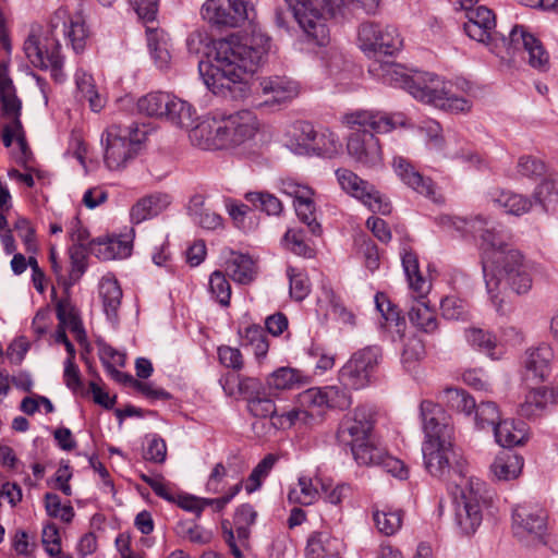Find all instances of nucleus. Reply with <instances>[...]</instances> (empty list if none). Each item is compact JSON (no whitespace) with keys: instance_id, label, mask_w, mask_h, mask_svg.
Returning <instances> with one entry per match:
<instances>
[{"instance_id":"nucleus-43","label":"nucleus","mask_w":558,"mask_h":558,"mask_svg":"<svg viewBox=\"0 0 558 558\" xmlns=\"http://www.w3.org/2000/svg\"><path fill=\"white\" fill-rule=\"evenodd\" d=\"M369 71L380 75L387 83L404 88L409 92L413 80V74H408L405 70L396 63H373Z\"/></svg>"},{"instance_id":"nucleus-25","label":"nucleus","mask_w":558,"mask_h":558,"mask_svg":"<svg viewBox=\"0 0 558 558\" xmlns=\"http://www.w3.org/2000/svg\"><path fill=\"white\" fill-rule=\"evenodd\" d=\"M489 201L505 214L515 217L527 214L533 207L527 195L511 190L495 189L489 193Z\"/></svg>"},{"instance_id":"nucleus-41","label":"nucleus","mask_w":558,"mask_h":558,"mask_svg":"<svg viewBox=\"0 0 558 558\" xmlns=\"http://www.w3.org/2000/svg\"><path fill=\"white\" fill-rule=\"evenodd\" d=\"M553 393L546 387L530 390L524 401L520 404L519 413L527 418L539 415L551 401Z\"/></svg>"},{"instance_id":"nucleus-9","label":"nucleus","mask_w":558,"mask_h":558,"mask_svg":"<svg viewBox=\"0 0 558 558\" xmlns=\"http://www.w3.org/2000/svg\"><path fill=\"white\" fill-rule=\"evenodd\" d=\"M0 102L1 114L8 120V123L3 126V144L5 147H10L15 140L23 154H25L27 145L20 121L22 104L15 94L11 78L7 74L4 62L0 64Z\"/></svg>"},{"instance_id":"nucleus-16","label":"nucleus","mask_w":558,"mask_h":558,"mask_svg":"<svg viewBox=\"0 0 558 558\" xmlns=\"http://www.w3.org/2000/svg\"><path fill=\"white\" fill-rule=\"evenodd\" d=\"M278 187L281 193L294 199V208L300 220L305 223L313 234H319L320 225L316 221L314 191L293 178H282L279 180Z\"/></svg>"},{"instance_id":"nucleus-47","label":"nucleus","mask_w":558,"mask_h":558,"mask_svg":"<svg viewBox=\"0 0 558 558\" xmlns=\"http://www.w3.org/2000/svg\"><path fill=\"white\" fill-rule=\"evenodd\" d=\"M267 387L270 390L283 391L298 388L302 383V375L298 369L280 367L267 377Z\"/></svg>"},{"instance_id":"nucleus-44","label":"nucleus","mask_w":558,"mask_h":558,"mask_svg":"<svg viewBox=\"0 0 558 558\" xmlns=\"http://www.w3.org/2000/svg\"><path fill=\"white\" fill-rule=\"evenodd\" d=\"M402 266L413 293H428L430 283L421 275L417 256L412 252L402 255Z\"/></svg>"},{"instance_id":"nucleus-38","label":"nucleus","mask_w":558,"mask_h":558,"mask_svg":"<svg viewBox=\"0 0 558 558\" xmlns=\"http://www.w3.org/2000/svg\"><path fill=\"white\" fill-rule=\"evenodd\" d=\"M241 345L251 348L255 357L262 361L269 350L268 338L259 325H248L239 329Z\"/></svg>"},{"instance_id":"nucleus-17","label":"nucleus","mask_w":558,"mask_h":558,"mask_svg":"<svg viewBox=\"0 0 558 558\" xmlns=\"http://www.w3.org/2000/svg\"><path fill=\"white\" fill-rule=\"evenodd\" d=\"M257 513L251 505H242L234 515L235 534L229 521L222 522V536L235 558L244 557V549L248 547L251 535L250 526L256 521Z\"/></svg>"},{"instance_id":"nucleus-8","label":"nucleus","mask_w":558,"mask_h":558,"mask_svg":"<svg viewBox=\"0 0 558 558\" xmlns=\"http://www.w3.org/2000/svg\"><path fill=\"white\" fill-rule=\"evenodd\" d=\"M460 489L457 498L454 521L465 535L473 534L482 523V507L486 504L485 483L476 476L454 482Z\"/></svg>"},{"instance_id":"nucleus-4","label":"nucleus","mask_w":558,"mask_h":558,"mask_svg":"<svg viewBox=\"0 0 558 558\" xmlns=\"http://www.w3.org/2000/svg\"><path fill=\"white\" fill-rule=\"evenodd\" d=\"M52 37L43 38L39 32L33 31L24 43V51L31 63L40 69L51 70L58 78L62 66V56L58 35H62L75 52H82L86 46L89 31L86 17L78 8L60 7L50 19Z\"/></svg>"},{"instance_id":"nucleus-62","label":"nucleus","mask_w":558,"mask_h":558,"mask_svg":"<svg viewBox=\"0 0 558 558\" xmlns=\"http://www.w3.org/2000/svg\"><path fill=\"white\" fill-rule=\"evenodd\" d=\"M515 168L518 174L524 178L539 177L545 172V163L532 155L520 156Z\"/></svg>"},{"instance_id":"nucleus-14","label":"nucleus","mask_w":558,"mask_h":558,"mask_svg":"<svg viewBox=\"0 0 558 558\" xmlns=\"http://www.w3.org/2000/svg\"><path fill=\"white\" fill-rule=\"evenodd\" d=\"M336 177L340 187L345 193L360 199L372 211L381 215L391 211L390 203L373 185L357 177L353 171L341 168L336 171Z\"/></svg>"},{"instance_id":"nucleus-46","label":"nucleus","mask_w":558,"mask_h":558,"mask_svg":"<svg viewBox=\"0 0 558 558\" xmlns=\"http://www.w3.org/2000/svg\"><path fill=\"white\" fill-rule=\"evenodd\" d=\"M170 99L171 95L167 93H149L137 100V110L147 117L165 118Z\"/></svg>"},{"instance_id":"nucleus-64","label":"nucleus","mask_w":558,"mask_h":558,"mask_svg":"<svg viewBox=\"0 0 558 558\" xmlns=\"http://www.w3.org/2000/svg\"><path fill=\"white\" fill-rule=\"evenodd\" d=\"M141 478L153 489L157 496L170 502L175 501L177 492L174 487L170 483L166 482L161 476H149L142 474Z\"/></svg>"},{"instance_id":"nucleus-20","label":"nucleus","mask_w":558,"mask_h":558,"mask_svg":"<svg viewBox=\"0 0 558 558\" xmlns=\"http://www.w3.org/2000/svg\"><path fill=\"white\" fill-rule=\"evenodd\" d=\"M465 16L468 20L464 23L466 35L477 43L492 46L497 37V33L495 32L496 17L493 11L481 5L474 10H468Z\"/></svg>"},{"instance_id":"nucleus-11","label":"nucleus","mask_w":558,"mask_h":558,"mask_svg":"<svg viewBox=\"0 0 558 558\" xmlns=\"http://www.w3.org/2000/svg\"><path fill=\"white\" fill-rule=\"evenodd\" d=\"M380 357L377 347H366L355 352L341 367L339 380L345 388L362 389L366 387L375 372Z\"/></svg>"},{"instance_id":"nucleus-54","label":"nucleus","mask_w":558,"mask_h":558,"mask_svg":"<svg viewBox=\"0 0 558 558\" xmlns=\"http://www.w3.org/2000/svg\"><path fill=\"white\" fill-rule=\"evenodd\" d=\"M299 405L306 410L318 413V420L325 409H327L326 388H310L301 392L298 397Z\"/></svg>"},{"instance_id":"nucleus-49","label":"nucleus","mask_w":558,"mask_h":558,"mask_svg":"<svg viewBox=\"0 0 558 558\" xmlns=\"http://www.w3.org/2000/svg\"><path fill=\"white\" fill-rule=\"evenodd\" d=\"M276 418L277 421L274 422V425L280 428H290L294 425L311 426L318 421V413L306 410L300 405L299 408H294L276 416Z\"/></svg>"},{"instance_id":"nucleus-12","label":"nucleus","mask_w":558,"mask_h":558,"mask_svg":"<svg viewBox=\"0 0 558 558\" xmlns=\"http://www.w3.org/2000/svg\"><path fill=\"white\" fill-rule=\"evenodd\" d=\"M359 43L364 52L393 54L402 48L403 39L395 26L365 22L359 27Z\"/></svg>"},{"instance_id":"nucleus-61","label":"nucleus","mask_w":558,"mask_h":558,"mask_svg":"<svg viewBox=\"0 0 558 558\" xmlns=\"http://www.w3.org/2000/svg\"><path fill=\"white\" fill-rule=\"evenodd\" d=\"M284 241L288 248L296 255L304 257L313 256V248L306 243L302 230L290 229L284 234Z\"/></svg>"},{"instance_id":"nucleus-13","label":"nucleus","mask_w":558,"mask_h":558,"mask_svg":"<svg viewBox=\"0 0 558 558\" xmlns=\"http://www.w3.org/2000/svg\"><path fill=\"white\" fill-rule=\"evenodd\" d=\"M508 54L514 56L522 53L524 59L533 69L547 71L549 69V54L544 48L542 41L533 34L529 33L523 26H514L507 43Z\"/></svg>"},{"instance_id":"nucleus-51","label":"nucleus","mask_w":558,"mask_h":558,"mask_svg":"<svg viewBox=\"0 0 558 558\" xmlns=\"http://www.w3.org/2000/svg\"><path fill=\"white\" fill-rule=\"evenodd\" d=\"M466 340L473 348L489 357H498V353L495 351L497 349V339L492 332L481 328H470L466 330Z\"/></svg>"},{"instance_id":"nucleus-6","label":"nucleus","mask_w":558,"mask_h":558,"mask_svg":"<svg viewBox=\"0 0 558 558\" xmlns=\"http://www.w3.org/2000/svg\"><path fill=\"white\" fill-rule=\"evenodd\" d=\"M148 129L145 124H111L102 132L101 146L104 162L110 170L124 169L133 160L143 143L147 140Z\"/></svg>"},{"instance_id":"nucleus-40","label":"nucleus","mask_w":558,"mask_h":558,"mask_svg":"<svg viewBox=\"0 0 558 558\" xmlns=\"http://www.w3.org/2000/svg\"><path fill=\"white\" fill-rule=\"evenodd\" d=\"M350 448L354 460L360 465L377 466L380 459H383V457L385 458L386 449L380 446L374 437L366 441L354 444Z\"/></svg>"},{"instance_id":"nucleus-30","label":"nucleus","mask_w":558,"mask_h":558,"mask_svg":"<svg viewBox=\"0 0 558 558\" xmlns=\"http://www.w3.org/2000/svg\"><path fill=\"white\" fill-rule=\"evenodd\" d=\"M342 542L328 532H313L307 538L306 558H340Z\"/></svg>"},{"instance_id":"nucleus-63","label":"nucleus","mask_w":558,"mask_h":558,"mask_svg":"<svg viewBox=\"0 0 558 558\" xmlns=\"http://www.w3.org/2000/svg\"><path fill=\"white\" fill-rule=\"evenodd\" d=\"M45 507L48 515L60 518L64 522H70L74 517L71 506H62L58 495L47 493L45 495Z\"/></svg>"},{"instance_id":"nucleus-3","label":"nucleus","mask_w":558,"mask_h":558,"mask_svg":"<svg viewBox=\"0 0 558 558\" xmlns=\"http://www.w3.org/2000/svg\"><path fill=\"white\" fill-rule=\"evenodd\" d=\"M420 415L424 433L422 453L427 472L442 481L450 480L453 472L458 476L453 483L470 477L465 461L453 447L451 417L440 405L429 400L421 402Z\"/></svg>"},{"instance_id":"nucleus-21","label":"nucleus","mask_w":558,"mask_h":558,"mask_svg":"<svg viewBox=\"0 0 558 558\" xmlns=\"http://www.w3.org/2000/svg\"><path fill=\"white\" fill-rule=\"evenodd\" d=\"M409 93L416 99L434 106L441 100L447 93L449 83H446L438 75L427 72L413 73Z\"/></svg>"},{"instance_id":"nucleus-29","label":"nucleus","mask_w":558,"mask_h":558,"mask_svg":"<svg viewBox=\"0 0 558 558\" xmlns=\"http://www.w3.org/2000/svg\"><path fill=\"white\" fill-rule=\"evenodd\" d=\"M259 87L264 96L278 104L291 101L300 93L298 83L286 76L264 77L259 82Z\"/></svg>"},{"instance_id":"nucleus-36","label":"nucleus","mask_w":558,"mask_h":558,"mask_svg":"<svg viewBox=\"0 0 558 558\" xmlns=\"http://www.w3.org/2000/svg\"><path fill=\"white\" fill-rule=\"evenodd\" d=\"M553 357V349L545 343L527 350L524 360V366L527 375H531L536 379H545L549 374Z\"/></svg>"},{"instance_id":"nucleus-39","label":"nucleus","mask_w":558,"mask_h":558,"mask_svg":"<svg viewBox=\"0 0 558 558\" xmlns=\"http://www.w3.org/2000/svg\"><path fill=\"white\" fill-rule=\"evenodd\" d=\"M57 318L59 320V326L65 330H70L76 341L80 343H84L86 341V333L77 312L68 300H61L58 302Z\"/></svg>"},{"instance_id":"nucleus-50","label":"nucleus","mask_w":558,"mask_h":558,"mask_svg":"<svg viewBox=\"0 0 558 558\" xmlns=\"http://www.w3.org/2000/svg\"><path fill=\"white\" fill-rule=\"evenodd\" d=\"M75 77L80 98L88 101L93 111H99L104 107V99L97 93L92 75L85 72H77Z\"/></svg>"},{"instance_id":"nucleus-28","label":"nucleus","mask_w":558,"mask_h":558,"mask_svg":"<svg viewBox=\"0 0 558 558\" xmlns=\"http://www.w3.org/2000/svg\"><path fill=\"white\" fill-rule=\"evenodd\" d=\"M428 293H414L408 316L413 326L417 329L432 333L438 328V322L434 308L427 300Z\"/></svg>"},{"instance_id":"nucleus-26","label":"nucleus","mask_w":558,"mask_h":558,"mask_svg":"<svg viewBox=\"0 0 558 558\" xmlns=\"http://www.w3.org/2000/svg\"><path fill=\"white\" fill-rule=\"evenodd\" d=\"M302 134L304 135V141H306V148H311L324 157L332 158L342 148L339 136L330 130L317 133L313 126L306 124L302 128Z\"/></svg>"},{"instance_id":"nucleus-24","label":"nucleus","mask_w":558,"mask_h":558,"mask_svg":"<svg viewBox=\"0 0 558 558\" xmlns=\"http://www.w3.org/2000/svg\"><path fill=\"white\" fill-rule=\"evenodd\" d=\"M172 202L170 194L155 192L141 197L130 209L133 223H141L151 219L166 210Z\"/></svg>"},{"instance_id":"nucleus-35","label":"nucleus","mask_w":558,"mask_h":558,"mask_svg":"<svg viewBox=\"0 0 558 558\" xmlns=\"http://www.w3.org/2000/svg\"><path fill=\"white\" fill-rule=\"evenodd\" d=\"M98 294L108 318H116L122 301V289L112 274H106L101 277Z\"/></svg>"},{"instance_id":"nucleus-59","label":"nucleus","mask_w":558,"mask_h":558,"mask_svg":"<svg viewBox=\"0 0 558 558\" xmlns=\"http://www.w3.org/2000/svg\"><path fill=\"white\" fill-rule=\"evenodd\" d=\"M534 197L545 210L558 205V183L554 180H544L534 192Z\"/></svg>"},{"instance_id":"nucleus-5","label":"nucleus","mask_w":558,"mask_h":558,"mask_svg":"<svg viewBox=\"0 0 558 558\" xmlns=\"http://www.w3.org/2000/svg\"><path fill=\"white\" fill-rule=\"evenodd\" d=\"M260 124L251 110H240L229 116L206 117L192 128V145L205 150L228 149L241 146L255 137Z\"/></svg>"},{"instance_id":"nucleus-23","label":"nucleus","mask_w":558,"mask_h":558,"mask_svg":"<svg viewBox=\"0 0 558 558\" xmlns=\"http://www.w3.org/2000/svg\"><path fill=\"white\" fill-rule=\"evenodd\" d=\"M392 168L398 178L409 187L427 197H434L435 186L433 181L423 177L409 159L396 156L392 160Z\"/></svg>"},{"instance_id":"nucleus-7","label":"nucleus","mask_w":558,"mask_h":558,"mask_svg":"<svg viewBox=\"0 0 558 558\" xmlns=\"http://www.w3.org/2000/svg\"><path fill=\"white\" fill-rule=\"evenodd\" d=\"M292 13L306 40L325 46L329 41V29L326 24L327 15H333L353 0H288Z\"/></svg>"},{"instance_id":"nucleus-34","label":"nucleus","mask_w":558,"mask_h":558,"mask_svg":"<svg viewBox=\"0 0 558 558\" xmlns=\"http://www.w3.org/2000/svg\"><path fill=\"white\" fill-rule=\"evenodd\" d=\"M189 215L192 220L206 230H217L223 227L220 215L206 204L203 195H194L189 203Z\"/></svg>"},{"instance_id":"nucleus-31","label":"nucleus","mask_w":558,"mask_h":558,"mask_svg":"<svg viewBox=\"0 0 558 558\" xmlns=\"http://www.w3.org/2000/svg\"><path fill=\"white\" fill-rule=\"evenodd\" d=\"M225 270L240 284L251 283L256 276V265L250 255L230 251L225 260Z\"/></svg>"},{"instance_id":"nucleus-10","label":"nucleus","mask_w":558,"mask_h":558,"mask_svg":"<svg viewBox=\"0 0 558 558\" xmlns=\"http://www.w3.org/2000/svg\"><path fill=\"white\" fill-rule=\"evenodd\" d=\"M547 513L536 504L524 502L512 511V531L519 542L526 546L548 544Z\"/></svg>"},{"instance_id":"nucleus-1","label":"nucleus","mask_w":558,"mask_h":558,"mask_svg":"<svg viewBox=\"0 0 558 558\" xmlns=\"http://www.w3.org/2000/svg\"><path fill=\"white\" fill-rule=\"evenodd\" d=\"M270 49V37L259 27L251 33L214 41L206 61L198 63L204 84L214 94L226 96L244 82L247 73H254Z\"/></svg>"},{"instance_id":"nucleus-19","label":"nucleus","mask_w":558,"mask_h":558,"mask_svg":"<svg viewBox=\"0 0 558 558\" xmlns=\"http://www.w3.org/2000/svg\"><path fill=\"white\" fill-rule=\"evenodd\" d=\"M348 155L364 167H376L383 160L378 137L366 130L352 132L347 140Z\"/></svg>"},{"instance_id":"nucleus-15","label":"nucleus","mask_w":558,"mask_h":558,"mask_svg":"<svg viewBox=\"0 0 558 558\" xmlns=\"http://www.w3.org/2000/svg\"><path fill=\"white\" fill-rule=\"evenodd\" d=\"M408 119L402 112L378 110H355L341 117V123L351 130L369 128L377 134H386L399 126H407Z\"/></svg>"},{"instance_id":"nucleus-22","label":"nucleus","mask_w":558,"mask_h":558,"mask_svg":"<svg viewBox=\"0 0 558 558\" xmlns=\"http://www.w3.org/2000/svg\"><path fill=\"white\" fill-rule=\"evenodd\" d=\"M199 13L211 26L239 27L245 23L240 11L233 9L227 0H206Z\"/></svg>"},{"instance_id":"nucleus-18","label":"nucleus","mask_w":558,"mask_h":558,"mask_svg":"<svg viewBox=\"0 0 558 558\" xmlns=\"http://www.w3.org/2000/svg\"><path fill=\"white\" fill-rule=\"evenodd\" d=\"M376 411L372 407L360 405L343 418L338 434L342 441L352 447L374 437Z\"/></svg>"},{"instance_id":"nucleus-32","label":"nucleus","mask_w":558,"mask_h":558,"mask_svg":"<svg viewBox=\"0 0 558 558\" xmlns=\"http://www.w3.org/2000/svg\"><path fill=\"white\" fill-rule=\"evenodd\" d=\"M404 511L389 505L373 508V521L377 531L385 536L397 534L403 524Z\"/></svg>"},{"instance_id":"nucleus-2","label":"nucleus","mask_w":558,"mask_h":558,"mask_svg":"<svg viewBox=\"0 0 558 558\" xmlns=\"http://www.w3.org/2000/svg\"><path fill=\"white\" fill-rule=\"evenodd\" d=\"M447 222L458 231L480 233L482 246L493 251L492 265L485 266L484 272L487 292L498 312H504L508 290L517 294H525L531 290L533 264L520 251L508 248L499 233L485 229L487 222L484 219L447 218Z\"/></svg>"},{"instance_id":"nucleus-53","label":"nucleus","mask_w":558,"mask_h":558,"mask_svg":"<svg viewBox=\"0 0 558 558\" xmlns=\"http://www.w3.org/2000/svg\"><path fill=\"white\" fill-rule=\"evenodd\" d=\"M446 404L459 412L471 415L475 409V400L466 391L458 388H446L442 392Z\"/></svg>"},{"instance_id":"nucleus-27","label":"nucleus","mask_w":558,"mask_h":558,"mask_svg":"<svg viewBox=\"0 0 558 558\" xmlns=\"http://www.w3.org/2000/svg\"><path fill=\"white\" fill-rule=\"evenodd\" d=\"M92 253L101 260L125 258L131 255L132 243L126 236H105L90 242Z\"/></svg>"},{"instance_id":"nucleus-45","label":"nucleus","mask_w":558,"mask_h":558,"mask_svg":"<svg viewBox=\"0 0 558 558\" xmlns=\"http://www.w3.org/2000/svg\"><path fill=\"white\" fill-rule=\"evenodd\" d=\"M318 478H313L310 475H301L298 480V484L289 492V500L303 506L314 504L319 496L317 484Z\"/></svg>"},{"instance_id":"nucleus-60","label":"nucleus","mask_w":558,"mask_h":558,"mask_svg":"<svg viewBox=\"0 0 558 558\" xmlns=\"http://www.w3.org/2000/svg\"><path fill=\"white\" fill-rule=\"evenodd\" d=\"M287 275L290 280V294L296 301L304 300L310 293V280L306 275L293 267H288Z\"/></svg>"},{"instance_id":"nucleus-42","label":"nucleus","mask_w":558,"mask_h":558,"mask_svg":"<svg viewBox=\"0 0 558 558\" xmlns=\"http://www.w3.org/2000/svg\"><path fill=\"white\" fill-rule=\"evenodd\" d=\"M195 116L196 111L189 102L171 95L169 109L165 116L168 121L179 128L190 129L194 123Z\"/></svg>"},{"instance_id":"nucleus-37","label":"nucleus","mask_w":558,"mask_h":558,"mask_svg":"<svg viewBox=\"0 0 558 558\" xmlns=\"http://www.w3.org/2000/svg\"><path fill=\"white\" fill-rule=\"evenodd\" d=\"M523 458L513 452H501L490 464V473L497 481H511L520 476Z\"/></svg>"},{"instance_id":"nucleus-33","label":"nucleus","mask_w":558,"mask_h":558,"mask_svg":"<svg viewBox=\"0 0 558 558\" xmlns=\"http://www.w3.org/2000/svg\"><path fill=\"white\" fill-rule=\"evenodd\" d=\"M496 442L502 447L523 445L527 440V427L522 421L499 420L494 428Z\"/></svg>"},{"instance_id":"nucleus-55","label":"nucleus","mask_w":558,"mask_h":558,"mask_svg":"<svg viewBox=\"0 0 558 558\" xmlns=\"http://www.w3.org/2000/svg\"><path fill=\"white\" fill-rule=\"evenodd\" d=\"M209 291L222 306H229L231 299V284L221 270H215L209 277Z\"/></svg>"},{"instance_id":"nucleus-57","label":"nucleus","mask_w":558,"mask_h":558,"mask_svg":"<svg viewBox=\"0 0 558 558\" xmlns=\"http://www.w3.org/2000/svg\"><path fill=\"white\" fill-rule=\"evenodd\" d=\"M277 461L278 457L272 453L267 454L262 461H259V463L253 469L245 485L247 493H253L260 487L263 480L269 474Z\"/></svg>"},{"instance_id":"nucleus-56","label":"nucleus","mask_w":558,"mask_h":558,"mask_svg":"<svg viewBox=\"0 0 558 558\" xmlns=\"http://www.w3.org/2000/svg\"><path fill=\"white\" fill-rule=\"evenodd\" d=\"M245 199L268 215H279L283 209L280 199L268 192H248Z\"/></svg>"},{"instance_id":"nucleus-48","label":"nucleus","mask_w":558,"mask_h":558,"mask_svg":"<svg viewBox=\"0 0 558 558\" xmlns=\"http://www.w3.org/2000/svg\"><path fill=\"white\" fill-rule=\"evenodd\" d=\"M147 44L156 64L167 68L171 61L166 34L162 31L147 28Z\"/></svg>"},{"instance_id":"nucleus-52","label":"nucleus","mask_w":558,"mask_h":558,"mask_svg":"<svg viewBox=\"0 0 558 558\" xmlns=\"http://www.w3.org/2000/svg\"><path fill=\"white\" fill-rule=\"evenodd\" d=\"M473 412L474 423L477 429L492 428L494 430L495 426L501 417L497 404L492 401H485L475 404Z\"/></svg>"},{"instance_id":"nucleus-58","label":"nucleus","mask_w":558,"mask_h":558,"mask_svg":"<svg viewBox=\"0 0 558 558\" xmlns=\"http://www.w3.org/2000/svg\"><path fill=\"white\" fill-rule=\"evenodd\" d=\"M440 310L442 316L450 320L465 319L469 316L468 303L456 295L444 298L440 302Z\"/></svg>"}]
</instances>
